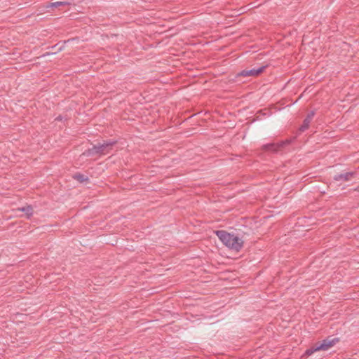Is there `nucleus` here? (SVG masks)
<instances>
[{
	"label": "nucleus",
	"mask_w": 359,
	"mask_h": 359,
	"mask_svg": "<svg viewBox=\"0 0 359 359\" xmlns=\"http://www.w3.org/2000/svg\"><path fill=\"white\" fill-rule=\"evenodd\" d=\"M314 115H315V112L313 111H310L307 114L306 117L305 118V119L303 121L302 125L299 128V130L301 132H304V130H306V129L309 128L310 123L311 122Z\"/></svg>",
	"instance_id": "423d86ee"
},
{
	"label": "nucleus",
	"mask_w": 359,
	"mask_h": 359,
	"mask_svg": "<svg viewBox=\"0 0 359 359\" xmlns=\"http://www.w3.org/2000/svg\"><path fill=\"white\" fill-rule=\"evenodd\" d=\"M55 120H61L60 116H58L57 118H56Z\"/></svg>",
	"instance_id": "9b49d317"
},
{
	"label": "nucleus",
	"mask_w": 359,
	"mask_h": 359,
	"mask_svg": "<svg viewBox=\"0 0 359 359\" xmlns=\"http://www.w3.org/2000/svg\"><path fill=\"white\" fill-rule=\"evenodd\" d=\"M265 69L264 66H262L258 69H244L238 73L237 76H257L264 72Z\"/></svg>",
	"instance_id": "20e7f679"
},
{
	"label": "nucleus",
	"mask_w": 359,
	"mask_h": 359,
	"mask_svg": "<svg viewBox=\"0 0 359 359\" xmlns=\"http://www.w3.org/2000/svg\"><path fill=\"white\" fill-rule=\"evenodd\" d=\"M19 210L24 212L27 215V217H31L33 214V208L31 205L19 208Z\"/></svg>",
	"instance_id": "1a4fd4ad"
},
{
	"label": "nucleus",
	"mask_w": 359,
	"mask_h": 359,
	"mask_svg": "<svg viewBox=\"0 0 359 359\" xmlns=\"http://www.w3.org/2000/svg\"><path fill=\"white\" fill-rule=\"evenodd\" d=\"M355 191L359 192V187L355 189Z\"/></svg>",
	"instance_id": "f8f14e48"
},
{
	"label": "nucleus",
	"mask_w": 359,
	"mask_h": 359,
	"mask_svg": "<svg viewBox=\"0 0 359 359\" xmlns=\"http://www.w3.org/2000/svg\"><path fill=\"white\" fill-rule=\"evenodd\" d=\"M339 341L338 338H327L322 341L316 344L309 349H307L305 352V354L307 355H311L316 351H327L333 346H334Z\"/></svg>",
	"instance_id": "f03ea898"
},
{
	"label": "nucleus",
	"mask_w": 359,
	"mask_h": 359,
	"mask_svg": "<svg viewBox=\"0 0 359 359\" xmlns=\"http://www.w3.org/2000/svg\"><path fill=\"white\" fill-rule=\"evenodd\" d=\"M354 175H355V172H346V173H344V174H339V175H334V180L335 181L342 180V181L346 182V181L350 180L351 178Z\"/></svg>",
	"instance_id": "0eeeda50"
},
{
	"label": "nucleus",
	"mask_w": 359,
	"mask_h": 359,
	"mask_svg": "<svg viewBox=\"0 0 359 359\" xmlns=\"http://www.w3.org/2000/svg\"><path fill=\"white\" fill-rule=\"evenodd\" d=\"M69 4H70V3H69L67 1H56V2H53V3L48 4L46 6V8H48L58 7L60 6H66V5H69Z\"/></svg>",
	"instance_id": "6e6552de"
},
{
	"label": "nucleus",
	"mask_w": 359,
	"mask_h": 359,
	"mask_svg": "<svg viewBox=\"0 0 359 359\" xmlns=\"http://www.w3.org/2000/svg\"><path fill=\"white\" fill-rule=\"evenodd\" d=\"M74 178L79 181V182H84L88 181V177L81 173L75 174L74 175Z\"/></svg>",
	"instance_id": "9d476101"
},
{
	"label": "nucleus",
	"mask_w": 359,
	"mask_h": 359,
	"mask_svg": "<svg viewBox=\"0 0 359 359\" xmlns=\"http://www.w3.org/2000/svg\"><path fill=\"white\" fill-rule=\"evenodd\" d=\"M290 143V140H286L285 142H281L280 143L275 144L270 143L263 146L264 149L271 151H278L281 147H283L285 144H289Z\"/></svg>",
	"instance_id": "39448f33"
},
{
	"label": "nucleus",
	"mask_w": 359,
	"mask_h": 359,
	"mask_svg": "<svg viewBox=\"0 0 359 359\" xmlns=\"http://www.w3.org/2000/svg\"><path fill=\"white\" fill-rule=\"evenodd\" d=\"M216 235L219 240L230 249L239 251L243 245V241L241 238L225 231H217Z\"/></svg>",
	"instance_id": "f257e3e1"
},
{
	"label": "nucleus",
	"mask_w": 359,
	"mask_h": 359,
	"mask_svg": "<svg viewBox=\"0 0 359 359\" xmlns=\"http://www.w3.org/2000/svg\"><path fill=\"white\" fill-rule=\"evenodd\" d=\"M114 143L112 142H104L103 144L95 145L92 148L88 149L83 154L88 156L94 154H107L109 152Z\"/></svg>",
	"instance_id": "7ed1b4c3"
}]
</instances>
